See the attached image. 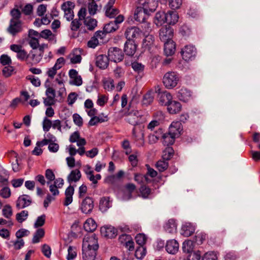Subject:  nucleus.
<instances>
[{"mask_svg": "<svg viewBox=\"0 0 260 260\" xmlns=\"http://www.w3.org/2000/svg\"><path fill=\"white\" fill-rule=\"evenodd\" d=\"M147 116V115H143L141 112L133 110L127 114L126 120L131 124L136 125L145 122Z\"/></svg>", "mask_w": 260, "mask_h": 260, "instance_id": "f257e3e1", "label": "nucleus"}, {"mask_svg": "<svg viewBox=\"0 0 260 260\" xmlns=\"http://www.w3.org/2000/svg\"><path fill=\"white\" fill-rule=\"evenodd\" d=\"M179 81V77L176 73L168 72L163 77L162 82L165 86L168 89L176 87Z\"/></svg>", "mask_w": 260, "mask_h": 260, "instance_id": "f03ea898", "label": "nucleus"}, {"mask_svg": "<svg viewBox=\"0 0 260 260\" xmlns=\"http://www.w3.org/2000/svg\"><path fill=\"white\" fill-rule=\"evenodd\" d=\"M98 249V238L95 234L90 233L85 235L83 240L82 248Z\"/></svg>", "mask_w": 260, "mask_h": 260, "instance_id": "7ed1b4c3", "label": "nucleus"}, {"mask_svg": "<svg viewBox=\"0 0 260 260\" xmlns=\"http://www.w3.org/2000/svg\"><path fill=\"white\" fill-rule=\"evenodd\" d=\"M124 16L122 15H118L113 21L106 24L104 27V32L110 33L115 31L118 28V24L124 20Z\"/></svg>", "mask_w": 260, "mask_h": 260, "instance_id": "20e7f679", "label": "nucleus"}, {"mask_svg": "<svg viewBox=\"0 0 260 260\" xmlns=\"http://www.w3.org/2000/svg\"><path fill=\"white\" fill-rule=\"evenodd\" d=\"M109 59L114 62L121 61L123 58L122 51L117 47H111L108 52Z\"/></svg>", "mask_w": 260, "mask_h": 260, "instance_id": "39448f33", "label": "nucleus"}, {"mask_svg": "<svg viewBox=\"0 0 260 260\" xmlns=\"http://www.w3.org/2000/svg\"><path fill=\"white\" fill-rule=\"evenodd\" d=\"M75 5L73 3L67 1L63 3L61 5V9L64 12V16L66 19L70 21L73 19L74 14L73 9Z\"/></svg>", "mask_w": 260, "mask_h": 260, "instance_id": "423d86ee", "label": "nucleus"}, {"mask_svg": "<svg viewBox=\"0 0 260 260\" xmlns=\"http://www.w3.org/2000/svg\"><path fill=\"white\" fill-rule=\"evenodd\" d=\"M10 49L17 53V58L21 61L26 62L28 53L27 51L20 45L13 44L10 46Z\"/></svg>", "mask_w": 260, "mask_h": 260, "instance_id": "0eeeda50", "label": "nucleus"}, {"mask_svg": "<svg viewBox=\"0 0 260 260\" xmlns=\"http://www.w3.org/2000/svg\"><path fill=\"white\" fill-rule=\"evenodd\" d=\"M181 53L183 59L189 61L194 58L196 55V49L192 45H186L182 49Z\"/></svg>", "mask_w": 260, "mask_h": 260, "instance_id": "6e6552de", "label": "nucleus"}, {"mask_svg": "<svg viewBox=\"0 0 260 260\" xmlns=\"http://www.w3.org/2000/svg\"><path fill=\"white\" fill-rule=\"evenodd\" d=\"M173 36V29L170 26L162 27L159 30V37L160 40L164 42L172 40Z\"/></svg>", "mask_w": 260, "mask_h": 260, "instance_id": "1a4fd4ad", "label": "nucleus"}, {"mask_svg": "<svg viewBox=\"0 0 260 260\" xmlns=\"http://www.w3.org/2000/svg\"><path fill=\"white\" fill-rule=\"evenodd\" d=\"M115 1L116 0H109L108 3L105 6V15L109 18H114L119 13V10L113 6Z\"/></svg>", "mask_w": 260, "mask_h": 260, "instance_id": "9d476101", "label": "nucleus"}, {"mask_svg": "<svg viewBox=\"0 0 260 260\" xmlns=\"http://www.w3.org/2000/svg\"><path fill=\"white\" fill-rule=\"evenodd\" d=\"M94 207L93 201L90 197H86L82 202L80 206L81 211L85 214L91 212Z\"/></svg>", "mask_w": 260, "mask_h": 260, "instance_id": "9b49d317", "label": "nucleus"}, {"mask_svg": "<svg viewBox=\"0 0 260 260\" xmlns=\"http://www.w3.org/2000/svg\"><path fill=\"white\" fill-rule=\"evenodd\" d=\"M142 31L138 27L134 26L128 27L125 31V36L127 41L134 40L140 37Z\"/></svg>", "mask_w": 260, "mask_h": 260, "instance_id": "f8f14e48", "label": "nucleus"}, {"mask_svg": "<svg viewBox=\"0 0 260 260\" xmlns=\"http://www.w3.org/2000/svg\"><path fill=\"white\" fill-rule=\"evenodd\" d=\"M42 57L37 50H31L28 53L26 63L31 65L36 64L41 60Z\"/></svg>", "mask_w": 260, "mask_h": 260, "instance_id": "ddd939ff", "label": "nucleus"}, {"mask_svg": "<svg viewBox=\"0 0 260 260\" xmlns=\"http://www.w3.org/2000/svg\"><path fill=\"white\" fill-rule=\"evenodd\" d=\"M69 75L70 78V84L77 86L82 84V79L78 72L75 69H71L69 71Z\"/></svg>", "mask_w": 260, "mask_h": 260, "instance_id": "4468645a", "label": "nucleus"}, {"mask_svg": "<svg viewBox=\"0 0 260 260\" xmlns=\"http://www.w3.org/2000/svg\"><path fill=\"white\" fill-rule=\"evenodd\" d=\"M22 30V23L20 20H10V23L8 28V32L13 36L21 32Z\"/></svg>", "mask_w": 260, "mask_h": 260, "instance_id": "2eb2a0df", "label": "nucleus"}, {"mask_svg": "<svg viewBox=\"0 0 260 260\" xmlns=\"http://www.w3.org/2000/svg\"><path fill=\"white\" fill-rule=\"evenodd\" d=\"M102 235L108 238H114L117 235V231L111 225H105L102 226L101 229Z\"/></svg>", "mask_w": 260, "mask_h": 260, "instance_id": "dca6fc26", "label": "nucleus"}, {"mask_svg": "<svg viewBox=\"0 0 260 260\" xmlns=\"http://www.w3.org/2000/svg\"><path fill=\"white\" fill-rule=\"evenodd\" d=\"M64 184L63 180L62 178H57L53 182V183L50 184L49 190L52 195L56 196L59 194L58 188H61Z\"/></svg>", "mask_w": 260, "mask_h": 260, "instance_id": "f3484780", "label": "nucleus"}, {"mask_svg": "<svg viewBox=\"0 0 260 260\" xmlns=\"http://www.w3.org/2000/svg\"><path fill=\"white\" fill-rule=\"evenodd\" d=\"M31 199L30 197L26 194L20 196L16 202V207L18 209L24 208L30 205Z\"/></svg>", "mask_w": 260, "mask_h": 260, "instance_id": "a211bd4d", "label": "nucleus"}, {"mask_svg": "<svg viewBox=\"0 0 260 260\" xmlns=\"http://www.w3.org/2000/svg\"><path fill=\"white\" fill-rule=\"evenodd\" d=\"M182 130V124L180 121H173L169 127L168 132L171 134L170 135L177 138L180 135Z\"/></svg>", "mask_w": 260, "mask_h": 260, "instance_id": "6ab92c4d", "label": "nucleus"}, {"mask_svg": "<svg viewBox=\"0 0 260 260\" xmlns=\"http://www.w3.org/2000/svg\"><path fill=\"white\" fill-rule=\"evenodd\" d=\"M165 248L169 253L175 254L178 251L179 243L175 240H170L167 241Z\"/></svg>", "mask_w": 260, "mask_h": 260, "instance_id": "aec40b11", "label": "nucleus"}, {"mask_svg": "<svg viewBox=\"0 0 260 260\" xmlns=\"http://www.w3.org/2000/svg\"><path fill=\"white\" fill-rule=\"evenodd\" d=\"M109 60L106 55H99L96 58V65L100 69H105L109 65Z\"/></svg>", "mask_w": 260, "mask_h": 260, "instance_id": "412c9836", "label": "nucleus"}, {"mask_svg": "<svg viewBox=\"0 0 260 260\" xmlns=\"http://www.w3.org/2000/svg\"><path fill=\"white\" fill-rule=\"evenodd\" d=\"M148 16V13L141 8H136L134 13L135 19L139 22H144Z\"/></svg>", "mask_w": 260, "mask_h": 260, "instance_id": "4be33fe9", "label": "nucleus"}, {"mask_svg": "<svg viewBox=\"0 0 260 260\" xmlns=\"http://www.w3.org/2000/svg\"><path fill=\"white\" fill-rule=\"evenodd\" d=\"M159 103L161 105L167 106L172 100V96L167 91L159 92Z\"/></svg>", "mask_w": 260, "mask_h": 260, "instance_id": "5701e85b", "label": "nucleus"}, {"mask_svg": "<svg viewBox=\"0 0 260 260\" xmlns=\"http://www.w3.org/2000/svg\"><path fill=\"white\" fill-rule=\"evenodd\" d=\"M178 97L180 100L186 102L191 99V92L188 89L182 87L178 92Z\"/></svg>", "mask_w": 260, "mask_h": 260, "instance_id": "b1692460", "label": "nucleus"}, {"mask_svg": "<svg viewBox=\"0 0 260 260\" xmlns=\"http://www.w3.org/2000/svg\"><path fill=\"white\" fill-rule=\"evenodd\" d=\"M98 249L89 248H82L84 260H94Z\"/></svg>", "mask_w": 260, "mask_h": 260, "instance_id": "393cba45", "label": "nucleus"}, {"mask_svg": "<svg viewBox=\"0 0 260 260\" xmlns=\"http://www.w3.org/2000/svg\"><path fill=\"white\" fill-rule=\"evenodd\" d=\"M182 108L181 104L177 101L172 100L167 105V109L170 114L179 113Z\"/></svg>", "mask_w": 260, "mask_h": 260, "instance_id": "a878e982", "label": "nucleus"}, {"mask_svg": "<svg viewBox=\"0 0 260 260\" xmlns=\"http://www.w3.org/2000/svg\"><path fill=\"white\" fill-rule=\"evenodd\" d=\"M74 193V188L73 186L70 185L65 191V199L63 202V205L67 206L73 202V196Z\"/></svg>", "mask_w": 260, "mask_h": 260, "instance_id": "bb28decb", "label": "nucleus"}, {"mask_svg": "<svg viewBox=\"0 0 260 260\" xmlns=\"http://www.w3.org/2000/svg\"><path fill=\"white\" fill-rule=\"evenodd\" d=\"M179 16L175 11H169L166 13V22L170 25L175 24L178 20Z\"/></svg>", "mask_w": 260, "mask_h": 260, "instance_id": "cd10ccee", "label": "nucleus"}, {"mask_svg": "<svg viewBox=\"0 0 260 260\" xmlns=\"http://www.w3.org/2000/svg\"><path fill=\"white\" fill-rule=\"evenodd\" d=\"M136 48L134 42L127 41L124 44V51L126 55L133 56L136 51Z\"/></svg>", "mask_w": 260, "mask_h": 260, "instance_id": "c85d7f7f", "label": "nucleus"}, {"mask_svg": "<svg viewBox=\"0 0 260 260\" xmlns=\"http://www.w3.org/2000/svg\"><path fill=\"white\" fill-rule=\"evenodd\" d=\"M164 52L167 56H171L175 51V45L173 40L164 42Z\"/></svg>", "mask_w": 260, "mask_h": 260, "instance_id": "c756f323", "label": "nucleus"}, {"mask_svg": "<svg viewBox=\"0 0 260 260\" xmlns=\"http://www.w3.org/2000/svg\"><path fill=\"white\" fill-rule=\"evenodd\" d=\"M181 234L185 237H189L195 231L194 226L190 223L183 224L181 228Z\"/></svg>", "mask_w": 260, "mask_h": 260, "instance_id": "7c9ffc66", "label": "nucleus"}, {"mask_svg": "<svg viewBox=\"0 0 260 260\" xmlns=\"http://www.w3.org/2000/svg\"><path fill=\"white\" fill-rule=\"evenodd\" d=\"M111 206V202L109 197H103L100 200L99 208L102 212H106Z\"/></svg>", "mask_w": 260, "mask_h": 260, "instance_id": "2f4dec72", "label": "nucleus"}, {"mask_svg": "<svg viewBox=\"0 0 260 260\" xmlns=\"http://www.w3.org/2000/svg\"><path fill=\"white\" fill-rule=\"evenodd\" d=\"M166 231L170 234H174L177 232V224L175 220L169 219L165 226Z\"/></svg>", "mask_w": 260, "mask_h": 260, "instance_id": "473e14b6", "label": "nucleus"}, {"mask_svg": "<svg viewBox=\"0 0 260 260\" xmlns=\"http://www.w3.org/2000/svg\"><path fill=\"white\" fill-rule=\"evenodd\" d=\"M133 137L135 140L139 142V145L143 146L144 144V134L140 130L137 131L135 128L133 129Z\"/></svg>", "mask_w": 260, "mask_h": 260, "instance_id": "72a5a7b5", "label": "nucleus"}, {"mask_svg": "<svg viewBox=\"0 0 260 260\" xmlns=\"http://www.w3.org/2000/svg\"><path fill=\"white\" fill-rule=\"evenodd\" d=\"M170 134H171L168 132L164 134L161 136L162 143L165 145L169 146L174 144L176 137Z\"/></svg>", "mask_w": 260, "mask_h": 260, "instance_id": "f704fd0d", "label": "nucleus"}, {"mask_svg": "<svg viewBox=\"0 0 260 260\" xmlns=\"http://www.w3.org/2000/svg\"><path fill=\"white\" fill-rule=\"evenodd\" d=\"M166 13L164 12H158L156 13L154 22L157 26H160L166 22Z\"/></svg>", "mask_w": 260, "mask_h": 260, "instance_id": "c9c22d12", "label": "nucleus"}, {"mask_svg": "<svg viewBox=\"0 0 260 260\" xmlns=\"http://www.w3.org/2000/svg\"><path fill=\"white\" fill-rule=\"evenodd\" d=\"M81 177L80 171L78 169H76L71 171L68 177V181L69 183L72 182H77L80 180Z\"/></svg>", "mask_w": 260, "mask_h": 260, "instance_id": "e433bc0d", "label": "nucleus"}, {"mask_svg": "<svg viewBox=\"0 0 260 260\" xmlns=\"http://www.w3.org/2000/svg\"><path fill=\"white\" fill-rule=\"evenodd\" d=\"M40 38L47 39L49 41L56 42V38L55 35L52 34L51 30L49 29H45L40 33Z\"/></svg>", "mask_w": 260, "mask_h": 260, "instance_id": "4c0bfd02", "label": "nucleus"}, {"mask_svg": "<svg viewBox=\"0 0 260 260\" xmlns=\"http://www.w3.org/2000/svg\"><path fill=\"white\" fill-rule=\"evenodd\" d=\"M96 226L97 225L95 222L91 218L87 219L84 224V228L85 231L89 232H92L94 231Z\"/></svg>", "mask_w": 260, "mask_h": 260, "instance_id": "58836bf2", "label": "nucleus"}, {"mask_svg": "<svg viewBox=\"0 0 260 260\" xmlns=\"http://www.w3.org/2000/svg\"><path fill=\"white\" fill-rule=\"evenodd\" d=\"M84 24L88 30H92L97 26V21L91 17H86L84 21Z\"/></svg>", "mask_w": 260, "mask_h": 260, "instance_id": "ea45409f", "label": "nucleus"}, {"mask_svg": "<svg viewBox=\"0 0 260 260\" xmlns=\"http://www.w3.org/2000/svg\"><path fill=\"white\" fill-rule=\"evenodd\" d=\"M154 38L152 35H147L143 41V47L145 49L149 50L153 45Z\"/></svg>", "mask_w": 260, "mask_h": 260, "instance_id": "a19ab883", "label": "nucleus"}, {"mask_svg": "<svg viewBox=\"0 0 260 260\" xmlns=\"http://www.w3.org/2000/svg\"><path fill=\"white\" fill-rule=\"evenodd\" d=\"M194 241L187 240L183 243L182 249L183 252L189 253L193 251L194 248Z\"/></svg>", "mask_w": 260, "mask_h": 260, "instance_id": "79ce46f5", "label": "nucleus"}, {"mask_svg": "<svg viewBox=\"0 0 260 260\" xmlns=\"http://www.w3.org/2000/svg\"><path fill=\"white\" fill-rule=\"evenodd\" d=\"M109 118L108 116H104V118H100L98 116H93L91 117L89 121L88 122V125L89 126H93L96 125L99 123H102L104 122L107 121Z\"/></svg>", "mask_w": 260, "mask_h": 260, "instance_id": "37998d69", "label": "nucleus"}, {"mask_svg": "<svg viewBox=\"0 0 260 260\" xmlns=\"http://www.w3.org/2000/svg\"><path fill=\"white\" fill-rule=\"evenodd\" d=\"M153 99V92L149 91L143 96L142 104L143 105L148 106L152 103Z\"/></svg>", "mask_w": 260, "mask_h": 260, "instance_id": "c03bdc74", "label": "nucleus"}, {"mask_svg": "<svg viewBox=\"0 0 260 260\" xmlns=\"http://www.w3.org/2000/svg\"><path fill=\"white\" fill-rule=\"evenodd\" d=\"M71 57V62L73 64L79 63L81 62L82 57L80 51L77 50H74Z\"/></svg>", "mask_w": 260, "mask_h": 260, "instance_id": "a18cd8bd", "label": "nucleus"}, {"mask_svg": "<svg viewBox=\"0 0 260 260\" xmlns=\"http://www.w3.org/2000/svg\"><path fill=\"white\" fill-rule=\"evenodd\" d=\"M158 6L157 0H148L146 5V11L149 14V12H154Z\"/></svg>", "mask_w": 260, "mask_h": 260, "instance_id": "49530a36", "label": "nucleus"}, {"mask_svg": "<svg viewBox=\"0 0 260 260\" xmlns=\"http://www.w3.org/2000/svg\"><path fill=\"white\" fill-rule=\"evenodd\" d=\"M45 235V231L43 229H39L35 233L32 242L33 243H37L40 241V239L42 238Z\"/></svg>", "mask_w": 260, "mask_h": 260, "instance_id": "de8ad7c7", "label": "nucleus"}, {"mask_svg": "<svg viewBox=\"0 0 260 260\" xmlns=\"http://www.w3.org/2000/svg\"><path fill=\"white\" fill-rule=\"evenodd\" d=\"M125 188L128 193L124 194L123 199L128 200L132 198V193L136 189V186L134 184L129 183L126 185Z\"/></svg>", "mask_w": 260, "mask_h": 260, "instance_id": "09e8293b", "label": "nucleus"}, {"mask_svg": "<svg viewBox=\"0 0 260 260\" xmlns=\"http://www.w3.org/2000/svg\"><path fill=\"white\" fill-rule=\"evenodd\" d=\"M85 173L88 176V178L93 183H97V181L94 179V175H93V171L91 170L90 166L86 165L85 167Z\"/></svg>", "mask_w": 260, "mask_h": 260, "instance_id": "8fccbe9b", "label": "nucleus"}, {"mask_svg": "<svg viewBox=\"0 0 260 260\" xmlns=\"http://www.w3.org/2000/svg\"><path fill=\"white\" fill-rule=\"evenodd\" d=\"M28 212L26 210H22L16 215V219L19 223H22L25 221L28 217Z\"/></svg>", "mask_w": 260, "mask_h": 260, "instance_id": "3c124183", "label": "nucleus"}, {"mask_svg": "<svg viewBox=\"0 0 260 260\" xmlns=\"http://www.w3.org/2000/svg\"><path fill=\"white\" fill-rule=\"evenodd\" d=\"M162 134V130L159 129L155 133V135H150L148 137V142L150 144H154L157 142L160 136L159 134Z\"/></svg>", "mask_w": 260, "mask_h": 260, "instance_id": "603ef678", "label": "nucleus"}, {"mask_svg": "<svg viewBox=\"0 0 260 260\" xmlns=\"http://www.w3.org/2000/svg\"><path fill=\"white\" fill-rule=\"evenodd\" d=\"M167 161L163 159V160H160L157 162L156 167L159 171L163 172L168 168L169 165Z\"/></svg>", "mask_w": 260, "mask_h": 260, "instance_id": "864d4df0", "label": "nucleus"}, {"mask_svg": "<svg viewBox=\"0 0 260 260\" xmlns=\"http://www.w3.org/2000/svg\"><path fill=\"white\" fill-rule=\"evenodd\" d=\"M70 24V28L73 31H77L82 25V22L78 19H73L72 20Z\"/></svg>", "mask_w": 260, "mask_h": 260, "instance_id": "5fc2aeb1", "label": "nucleus"}, {"mask_svg": "<svg viewBox=\"0 0 260 260\" xmlns=\"http://www.w3.org/2000/svg\"><path fill=\"white\" fill-rule=\"evenodd\" d=\"M45 177L47 179V183L50 184L51 182L55 181V176L53 171L51 169H48L45 171Z\"/></svg>", "mask_w": 260, "mask_h": 260, "instance_id": "6e6d98bb", "label": "nucleus"}, {"mask_svg": "<svg viewBox=\"0 0 260 260\" xmlns=\"http://www.w3.org/2000/svg\"><path fill=\"white\" fill-rule=\"evenodd\" d=\"M47 136L49 138V139H44L41 141L38 142L37 143V145L38 146L40 147L43 146L48 144L49 143L50 144L51 142H53L54 140H55V137H54L52 135L50 134V133H49Z\"/></svg>", "mask_w": 260, "mask_h": 260, "instance_id": "4d7b16f0", "label": "nucleus"}, {"mask_svg": "<svg viewBox=\"0 0 260 260\" xmlns=\"http://www.w3.org/2000/svg\"><path fill=\"white\" fill-rule=\"evenodd\" d=\"M140 196L144 198H148L151 193V189L145 185L142 186L140 188Z\"/></svg>", "mask_w": 260, "mask_h": 260, "instance_id": "13d9d810", "label": "nucleus"}, {"mask_svg": "<svg viewBox=\"0 0 260 260\" xmlns=\"http://www.w3.org/2000/svg\"><path fill=\"white\" fill-rule=\"evenodd\" d=\"M146 250L143 246H139L135 251V256L138 259H142L146 255Z\"/></svg>", "mask_w": 260, "mask_h": 260, "instance_id": "bf43d9fd", "label": "nucleus"}, {"mask_svg": "<svg viewBox=\"0 0 260 260\" xmlns=\"http://www.w3.org/2000/svg\"><path fill=\"white\" fill-rule=\"evenodd\" d=\"M174 154V150L171 147H167L163 152V159L168 160L171 159Z\"/></svg>", "mask_w": 260, "mask_h": 260, "instance_id": "052dcab7", "label": "nucleus"}, {"mask_svg": "<svg viewBox=\"0 0 260 260\" xmlns=\"http://www.w3.org/2000/svg\"><path fill=\"white\" fill-rule=\"evenodd\" d=\"M206 234L202 233H198V232H197L193 241L198 245H201L206 239Z\"/></svg>", "mask_w": 260, "mask_h": 260, "instance_id": "680f3d73", "label": "nucleus"}, {"mask_svg": "<svg viewBox=\"0 0 260 260\" xmlns=\"http://www.w3.org/2000/svg\"><path fill=\"white\" fill-rule=\"evenodd\" d=\"M68 254L67 256L68 260L74 259L77 256V251L75 247L70 246L68 249Z\"/></svg>", "mask_w": 260, "mask_h": 260, "instance_id": "e2e57ef3", "label": "nucleus"}, {"mask_svg": "<svg viewBox=\"0 0 260 260\" xmlns=\"http://www.w3.org/2000/svg\"><path fill=\"white\" fill-rule=\"evenodd\" d=\"M182 0H168V5L172 9H179L182 5Z\"/></svg>", "mask_w": 260, "mask_h": 260, "instance_id": "0e129e2a", "label": "nucleus"}, {"mask_svg": "<svg viewBox=\"0 0 260 260\" xmlns=\"http://www.w3.org/2000/svg\"><path fill=\"white\" fill-rule=\"evenodd\" d=\"M114 87V81L112 79H108L104 82V88L107 91H112Z\"/></svg>", "mask_w": 260, "mask_h": 260, "instance_id": "69168bd1", "label": "nucleus"}, {"mask_svg": "<svg viewBox=\"0 0 260 260\" xmlns=\"http://www.w3.org/2000/svg\"><path fill=\"white\" fill-rule=\"evenodd\" d=\"M3 215L7 218H10L12 215V210L10 205H6L2 210Z\"/></svg>", "mask_w": 260, "mask_h": 260, "instance_id": "338daca9", "label": "nucleus"}, {"mask_svg": "<svg viewBox=\"0 0 260 260\" xmlns=\"http://www.w3.org/2000/svg\"><path fill=\"white\" fill-rule=\"evenodd\" d=\"M216 254L212 251L206 253L202 258V260H217Z\"/></svg>", "mask_w": 260, "mask_h": 260, "instance_id": "774afa93", "label": "nucleus"}]
</instances>
